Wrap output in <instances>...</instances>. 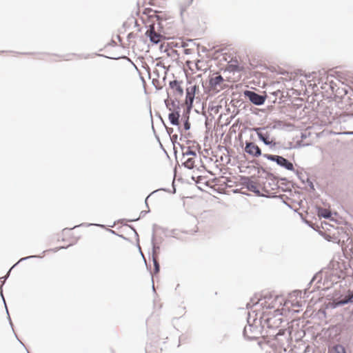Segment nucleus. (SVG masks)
<instances>
[{
	"label": "nucleus",
	"mask_w": 353,
	"mask_h": 353,
	"mask_svg": "<svg viewBox=\"0 0 353 353\" xmlns=\"http://www.w3.org/2000/svg\"><path fill=\"white\" fill-rule=\"evenodd\" d=\"M199 90V86L194 85L185 89V103L187 104L186 108L183 110L181 115L182 121L183 123V130L187 131L191 128V123L190 122V114L194 107V101L195 99V94Z\"/></svg>",
	"instance_id": "nucleus-1"
},
{
	"label": "nucleus",
	"mask_w": 353,
	"mask_h": 353,
	"mask_svg": "<svg viewBox=\"0 0 353 353\" xmlns=\"http://www.w3.org/2000/svg\"><path fill=\"white\" fill-rule=\"evenodd\" d=\"M167 98L164 99V104L166 108L170 112L168 114V120L172 125H178V120L181 117L180 101L175 97L170 99L169 91L167 89Z\"/></svg>",
	"instance_id": "nucleus-2"
},
{
	"label": "nucleus",
	"mask_w": 353,
	"mask_h": 353,
	"mask_svg": "<svg viewBox=\"0 0 353 353\" xmlns=\"http://www.w3.org/2000/svg\"><path fill=\"white\" fill-rule=\"evenodd\" d=\"M256 321V318L254 317L252 322L251 316L248 314L247 318V325L244 327L243 330V336L245 339L248 341H254L259 337L258 334L260 333V330L256 325H254Z\"/></svg>",
	"instance_id": "nucleus-3"
},
{
	"label": "nucleus",
	"mask_w": 353,
	"mask_h": 353,
	"mask_svg": "<svg viewBox=\"0 0 353 353\" xmlns=\"http://www.w3.org/2000/svg\"><path fill=\"white\" fill-rule=\"evenodd\" d=\"M263 157L272 162L276 163L279 167L288 171H294L293 163L283 156L277 154H264Z\"/></svg>",
	"instance_id": "nucleus-4"
},
{
	"label": "nucleus",
	"mask_w": 353,
	"mask_h": 353,
	"mask_svg": "<svg viewBox=\"0 0 353 353\" xmlns=\"http://www.w3.org/2000/svg\"><path fill=\"white\" fill-rule=\"evenodd\" d=\"M254 176L239 175V181L243 188L247 189L255 194L256 196H261V192L253 181Z\"/></svg>",
	"instance_id": "nucleus-5"
},
{
	"label": "nucleus",
	"mask_w": 353,
	"mask_h": 353,
	"mask_svg": "<svg viewBox=\"0 0 353 353\" xmlns=\"http://www.w3.org/2000/svg\"><path fill=\"white\" fill-rule=\"evenodd\" d=\"M243 96L248 99L252 104L257 106L263 105L268 98L266 94H259L253 90H245L243 91Z\"/></svg>",
	"instance_id": "nucleus-6"
},
{
	"label": "nucleus",
	"mask_w": 353,
	"mask_h": 353,
	"mask_svg": "<svg viewBox=\"0 0 353 353\" xmlns=\"http://www.w3.org/2000/svg\"><path fill=\"white\" fill-rule=\"evenodd\" d=\"M277 127L276 125H274L272 127L270 126H265V127H259L255 128L253 130L256 133L258 139L260 141H261L265 145H267L268 143H270V132L268 129H276Z\"/></svg>",
	"instance_id": "nucleus-7"
},
{
	"label": "nucleus",
	"mask_w": 353,
	"mask_h": 353,
	"mask_svg": "<svg viewBox=\"0 0 353 353\" xmlns=\"http://www.w3.org/2000/svg\"><path fill=\"white\" fill-rule=\"evenodd\" d=\"M275 313L272 316H268L264 321V323L266 324L267 327L270 330H276L279 328L281 324L283 322V319L281 317V314L277 313V311L274 312Z\"/></svg>",
	"instance_id": "nucleus-8"
},
{
	"label": "nucleus",
	"mask_w": 353,
	"mask_h": 353,
	"mask_svg": "<svg viewBox=\"0 0 353 353\" xmlns=\"http://www.w3.org/2000/svg\"><path fill=\"white\" fill-rule=\"evenodd\" d=\"M243 150L253 157H259L264 154H262L261 148L254 142L250 141H245Z\"/></svg>",
	"instance_id": "nucleus-9"
},
{
	"label": "nucleus",
	"mask_w": 353,
	"mask_h": 353,
	"mask_svg": "<svg viewBox=\"0 0 353 353\" xmlns=\"http://www.w3.org/2000/svg\"><path fill=\"white\" fill-rule=\"evenodd\" d=\"M321 274L316 273L308 283L307 288L304 290V296L307 293H312L316 290H319L320 286L318 285L321 282Z\"/></svg>",
	"instance_id": "nucleus-10"
},
{
	"label": "nucleus",
	"mask_w": 353,
	"mask_h": 353,
	"mask_svg": "<svg viewBox=\"0 0 353 353\" xmlns=\"http://www.w3.org/2000/svg\"><path fill=\"white\" fill-rule=\"evenodd\" d=\"M183 81L174 79L170 81L169 88L172 90L173 94L179 97H182L184 94V90L181 86Z\"/></svg>",
	"instance_id": "nucleus-11"
},
{
	"label": "nucleus",
	"mask_w": 353,
	"mask_h": 353,
	"mask_svg": "<svg viewBox=\"0 0 353 353\" xmlns=\"http://www.w3.org/2000/svg\"><path fill=\"white\" fill-rule=\"evenodd\" d=\"M145 36L149 39L150 41L153 45H157L163 38V35L161 33L156 32L155 30L152 28V30L146 31L145 32Z\"/></svg>",
	"instance_id": "nucleus-12"
},
{
	"label": "nucleus",
	"mask_w": 353,
	"mask_h": 353,
	"mask_svg": "<svg viewBox=\"0 0 353 353\" xmlns=\"http://www.w3.org/2000/svg\"><path fill=\"white\" fill-rule=\"evenodd\" d=\"M275 182H273L274 185H275V188H272V190H275L280 188V185H279V182L281 181V184L285 186L284 188H281V190L283 192H290L291 190L288 187L290 181L288 180L286 177L280 176L279 175H275Z\"/></svg>",
	"instance_id": "nucleus-13"
},
{
	"label": "nucleus",
	"mask_w": 353,
	"mask_h": 353,
	"mask_svg": "<svg viewBox=\"0 0 353 353\" xmlns=\"http://www.w3.org/2000/svg\"><path fill=\"white\" fill-rule=\"evenodd\" d=\"M157 230H161L163 232H165L168 230L166 228H164L156 223H154L152 225V236H151V244L152 247L153 252L155 251H159L160 250V246L156 243V235L155 232Z\"/></svg>",
	"instance_id": "nucleus-14"
},
{
	"label": "nucleus",
	"mask_w": 353,
	"mask_h": 353,
	"mask_svg": "<svg viewBox=\"0 0 353 353\" xmlns=\"http://www.w3.org/2000/svg\"><path fill=\"white\" fill-rule=\"evenodd\" d=\"M228 70L233 73L240 72L243 70V67L239 64L236 58H232L228 61Z\"/></svg>",
	"instance_id": "nucleus-15"
},
{
	"label": "nucleus",
	"mask_w": 353,
	"mask_h": 353,
	"mask_svg": "<svg viewBox=\"0 0 353 353\" xmlns=\"http://www.w3.org/2000/svg\"><path fill=\"white\" fill-rule=\"evenodd\" d=\"M172 190H170L169 188H160L156 190H154L152 191L151 193H150L147 197L145 198V204L146 205V207L148 208H149V206H148V198L154 194V193L159 192V191H163V192H168V193H172V194H175L176 192V185H175V180H174V178L173 179V181L172 182Z\"/></svg>",
	"instance_id": "nucleus-16"
},
{
	"label": "nucleus",
	"mask_w": 353,
	"mask_h": 353,
	"mask_svg": "<svg viewBox=\"0 0 353 353\" xmlns=\"http://www.w3.org/2000/svg\"><path fill=\"white\" fill-rule=\"evenodd\" d=\"M253 168H254L257 170L258 174H259L261 172H262V174H265L264 178L265 179L275 182V180H276L275 174H273L272 172H270L269 170H268L267 168H265L261 165H259L258 167H253Z\"/></svg>",
	"instance_id": "nucleus-17"
},
{
	"label": "nucleus",
	"mask_w": 353,
	"mask_h": 353,
	"mask_svg": "<svg viewBox=\"0 0 353 353\" xmlns=\"http://www.w3.org/2000/svg\"><path fill=\"white\" fill-rule=\"evenodd\" d=\"M224 81V79L221 74H218L217 76L209 77V85L212 88H214L219 85H220Z\"/></svg>",
	"instance_id": "nucleus-18"
},
{
	"label": "nucleus",
	"mask_w": 353,
	"mask_h": 353,
	"mask_svg": "<svg viewBox=\"0 0 353 353\" xmlns=\"http://www.w3.org/2000/svg\"><path fill=\"white\" fill-rule=\"evenodd\" d=\"M267 146L269 147V149L272 152H280V150H282V145H281V143L279 141H276L274 137H272L270 140V143H268Z\"/></svg>",
	"instance_id": "nucleus-19"
},
{
	"label": "nucleus",
	"mask_w": 353,
	"mask_h": 353,
	"mask_svg": "<svg viewBox=\"0 0 353 353\" xmlns=\"http://www.w3.org/2000/svg\"><path fill=\"white\" fill-rule=\"evenodd\" d=\"M316 210L317 212L318 216L326 219H330L332 216V213L327 210L324 209L320 206H316Z\"/></svg>",
	"instance_id": "nucleus-20"
},
{
	"label": "nucleus",
	"mask_w": 353,
	"mask_h": 353,
	"mask_svg": "<svg viewBox=\"0 0 353 353\" xmlns=\"http://www.w3.org/2000/svg\"><path fill=\"white\" fill-rule=\"evenodd\" d=\"M91 225H95V226H98V227H100L102 228H105V225H103V224L83 223L74 225V227L70 228H65L63 229L62 233L63 235H65L67 232H70V230H72L76 228H79V227H81V226H88H88H91Z\"/></svg>",
	"instance_id": "nucleus-21"
},
{
	"label": "nucleus",
	"mask_w": 353,
	"mask_h": 353,
	"mask_svg": "<svg viewBox=\"0 0 353 353\" xmlns=\"http://www.w3.org/2000/svg\"><path fill=\"white\" fill-rule=\"evenodd\" d=\"M259 196L260 197H265V198H279V199L282 200V202L286 206H288L290 209H292V207L283 200V198L285 196V195H279V196H277L276 194V193H274V192H268L266 194H263L261 193V196Z\"/></svg>",
	"instance_id": "nucleus-22"
},
{
	"label": "nucleus",
	"mask_w": 353,
	"mask_h": 353,
	"mask_svg": "<svg viewBox=\"0 0 353 353\" xmlns=\"http://www.w3.org/2000/svg\"><path fill=\"white\" fill-rule=\"evenodd\" d=\"M94 54L97 57H104V58H106L108 59H112V60L126 59L127 61H130L134 65L133 62L125 55H121L119 57H109V56L105 55L103 54H99V53H94Z\"/></svg>",
	"instance_id": "nucleus-23"
},
{
	"label": "nucleus",
	"mask_w": 353,
	"mask_h": 353,
	"mask_svg": "<svg viewBox=\"0 0 353 353\" xmlns=\"http://www.w3.org/2000/svg\"><path fill=\"white\" fill-rule=\"evenodd\" d=\"M348 304L347 303V299H345L343 300H341V301H336V300H334L332 301V302L330 303V306L331 308L332 309H335V308H337L339 307H342L345 305H347Z\"/></svg>",
	"instance_id": "nucleus-24"
},
{
	"label": "nucleus",
	"mask_w": 353,
	"mask_h": 353,
	"mask_svg": "<svg viewBox=\"0 0 353 353\" xmlns=\"http://www.w3.org/2000/svg\"><path fill=\"white\" fill-rule=\"evenodd\" d=\"M182 165L188 170H192L195 167L194 157L187 159L185 161L182 163Z\"/></svg>",
	"instance_id": "nucleus-25"
},
{
	"label": "nucleus",
	"mask_w": 353,
	"mask_h": 353,
	"mask_svg": "<svg viewBox=\"0 0 353 353\" xmlns=\"http://www.w3.org/2000/svg\"><path fill=\"white\" fill-rule=\"evenodd\" d=\"M154 252H153V250L152 249V261L154 265V273L158 274L160 271V264L158 261V259L155 258Z\"/></svg>",
	"instance_id": "nucleus-26"
},
{
	"label": "nucleus",
	"mask_w": 353,
	"mask_h": 353,
	"mask_svg": "<svg viewBox=\"0 0 353 353\" xmlns=\"http://www.w3.org/2000/svg\"><path fill=\"white\" fill-rule=\"evenodd\" d=\"M333 353H347V352L343 345L338 343L333 346Z\"/></svg>",
	"instance_id": "nucleus-27"
},
{
	"label": "nucleus",
	"mask_w": 353,
	"mask_h": 353,
	"mask_svg": "<svg viewBox=\"0 0 353 353\" xmlns=\"http://www.w3.org/2000/svg\"><path fill=\"white\" fill-rule=\"evenodd\" d=\"M292 172H294L297 178L301 181L302 183H306V176L305 174L302 172V171H299L294 169V171Z\"/></svg>",
	"instance_id": "nucleus-28"
},
{
	"label": "nucleus",
	"mask_w": 353,
	"mask_h": 353,
	"mask_svg": "<svg viewBox=\"0 0 353 353\" xmlns=\"http://www.w3.org/2000/svg\"><path fill=\"white\" fill-rule=\"evenodd\" d=\"M183 157L185 156H192L194 157H196V152L192 150L191 146L186 148V150L182 153Z\"/></svg>",
	"instance_id": "nucleus-29"
},
{
	"label": "nucleus",
	"mask_w": 353,
	"mask_h": 353,
	"mask_svg": "<svg viewBox=\"0 0 353 353\" xmlns=\"http://www.w3.org/2000/svg\"><path fill=\"white\" fill-rule=\"evenodd\" d=\"M176 126L177 127V130H178L179 132L181 134L180 141H183V138H190V137H192V134H191L190 132H188V133L185 134H183L181 127L179 125V120H178V125H176Z\"/></svg>",
	"instance_id": "nucleus-30"
},
{
	"label": "nucleus",
	"mask_w": 353,
	"mask_h": 353,
	"mask_svg": "<svg viewBox=\"0 0 353 353\" xmlns=\"http://www.w3.org/2000/svg\"><path fill=\"white\" fill-rule=\"evenodd\" d=\"M150 212V210H142L140 214H139V216L138 218H136V219H123L124 221H128L129 222H134V221H137L138 220H139L142 217H144L147 214H148Z\"/></svg>",
	"instance_id": "nucleus-31"
},
{
	"label": "nucleus",
	"mask_w": 353,
	"mask_h": 353,
	"mask_svg": "<svg viewBox=\"0 0 353 353\" xmlns=\"http://www.w3.org/2000/svg\"><path fill=\"white\" fill-rule=\"evenodd\" d=\"M170 141L172 142V144L174 146V154L176 155L177 151H176V149L175 148V145L178 143H179L178 141H177V139H178V135L177 134H173L172 136H170Z\"/></svg>",
	"instance_id": "nucleus-32"
},
{
	"label": "nucleus",
	"mask_w": 353,
	"mask_h": 353,
	"mask_svg": "<svg viewBox=\"0 0 353 353\" xmlns=\"http://www.w3.org/2000/svg\"><path fill=\"white\" fill-rule=\"evenodd\" d=\"M306 183L310 188V191L313 192L315 191L314 185L313 182L310 179L309 176L306 175Z\"/></svg>",
	"instance_id": "nucleus-33"
},
{
	"label": "nucleus",
	"mask_w": 353,
	"mask_h": 353,
	"mask_svg": "<svg viewBox=\"0 0 353 353\" xmlns=\"http://www.w3.org/2000/svg\"><path fill=\"white\" fill-rule=\"evenodd\" d=\"M154 12H156V11H154ZM150 17H155L157 19V20L159 21L158 26H159V29L163 28V26L161 23L162 21V17L161 16L157 15L155 13H154L152 15H150Z\"/></svg>",
	"instance_id": "nucleus-34"
},
{
	"label": "nucleus",
	"mask_w": 353,
	"mask_h": 353,
	"mask_svg": "<svg viewBox=\"0 0 353 353\" xmlns=\"http://www.w3.org/2000/svg\"><path fill=\"white\" fill-rule=\"evenodd\" d=\"M34 258H42V256H41L39 255H30V256H25V257L21 258L18 261L20 263L22 261H27L28 259H34Z\"/></svg>",
	"instance_id": "nucleus-35"
},
{
	"label": "nucleus",
	"mask_w": 353,
	"mask_h": 353,
	"mask_svg": "<svg viewBox=\"0 0 353 353\" xmlns=\"http://www.w3.org/2000/svg\"><path fill=\"white\" fill-rule=\"evenodd\" d=\"M350 101L347 110H350L349 117L353 118V98H350Z\"/></svg>",
	"instance_id": "nucleus-36"
},
{
	"label": "nucleus",
	"mask_w": 353,
	"mask_h": 353,
	"mask_svg": "<svg viewBox=\"0 0 353 353\" xmlns=\"http://www.w3.org/2000/svg\"><path fill=\"white\" fill-rule=\"evenodd\" d=\"M129 228L132 230H133V232H134L135 236H137V247H138L139 251L141 252V247L139 246V234L137 232V231H136V230H135V228H134V227L133 225H129Z\"/></svg>",
	"instance_id": "nucleus-37"
},
{
	"label": "nucleus",
	"mask_w": 353,
	"mask_h": 353,
	"mask_svg": "<svg viewBox=\"0 0 353 353\" xmlns=\"http://www.w3.org/2000/svg\"><path fill=\"white\" fill-rule=\"evenodd\" d=\"M4 306H5V308H6V314H7V318H8V320L9 321V324H10V327H12V330H13V324H12L11 318H10V314H9V312H8L7 304L6 303V305H4Z\"/></svg>",
	"instance_id": "nucleus-38"
},
{
	"label": "nucleus",
	"mask_w": 353,
	"mask_h": 353,
	"mask_svg": "<svg viewBox=\"0 0 353 353\" xmlns=\"http://www.w3.org/2000/svg\"><path fill=\"white\" fill-rule=\"evenodd\" d=\"M307 145H308L303 143L302 140L297 141L296 142V144H294V149H298V148H300L301 147H304V146H307Z\"/></svg>",
	"instance_id": "nucleus-39"
},
{
	"label": "nucleus",
	"mask_w": 353,
	"mask_h": 353,
	"mask_svg": "<svg viewBox=\"0 0 353 353\" xmlns=\"http://www.w3.org/2000/svg\"><path fill=\"white\" fill-rule=\"evenodd\" d=\"M294 149V144L292 142H288L286 146L282 145V150H292Z\"/></svg>",
	"instance_id": "nucleus-40"
},
{
	"label": "nucleus",
	"mask_w": 353,
	"mask_h": 353,
	"mask_svg": "<svg viewBox=\"0 0 353 353\" xmlns=\"http://www.w3.org/2000/svg\"><path fill=\"white\" fill-rule=\"evenodd\" d=\"M10 272H11V270H8V272L6 273V274L5 276L0 277V280L1 281L3 285H4L6 281L10 276Z\"/></svg>",
	"instance_id": "nucleus-41"
},
{
	"label": "nucleus",
	"mask_w": 353,
	"mask_h": 353,
	"mask_svg": "<svg viewBox=\"0 0 353 353\" xmlns=\"http://www.w3.org/2000/svg\"><path fill=\"white\" fill-rule=\"evenodd\" d=\"M271 94L273 95L274 97V99L272 100V103H275L276 101V97L279 95V94H281V91L278 90L276 91H274V92H272L270 93Z\"/></svg>",
	"instance_id": "nucleus-42"
},
{
	"label": "nucleus",
	"mask_w": 353,
	"mask_h": 353,
	"mask_svg": "<svg viewBox=\"0 0 353 353\" xmlns=\"http://www.w3.org/2000/svg\"><path fill=\"white\" fill-rule=\"evenodd\" d=\"M221 108V106H219V107H218V106H214V105H213V103H212V102L209 103V106H208V109H209L210 110H211V111H212V110H215V112H218V111H219V108Z\"/></svg>",
	"instance_id": "nucleus-43"
},
{
	"label": "nucleus",
	"mask_w": 353,
	"mask_h": 353,
	"mask_svg": "<svg viewBox=\"0 0 353 353\" xmlns=\"http://www.w3.org/2000/svg\"><path fill=\"white\" fill-rule=\"evenodd\" d=\"M73 245L72 243H70L68 245H66V246H60V247H57V248H55L54 249H52L51 250L56 252H57L58 250H63V249H67L68 248H69L70 245Z\"/></svg>",
	"instance_id": "nucleus-44"
},
{
	"label": "nucleus",
	"mask_w": 353,
	"mask_h": 353,
	"mask_svg": "<svg viewBox=\"0 0 353 353\" xmlns=\"http://www.w3.org/2000/svg\"><path fill=\"white\" fill-rule=\"evenodd\" d=\"M347 303H353V290L350 291L349 296L347 299Z\"/></svg>",
	"instance_id": "nucleus-45"
},
{
	"label": "nucleus",
	"mask_w": 353,
	"mask_h": 353,
	"mask_svg": "<svg viewBox=\"0 0 353 353\" xmlns=\"http://www.w3.org/2000/svg\"><path fill=\"white\" fill-rule=\"evenodd\" d=\"M185 139V143L186 144H190V143H196L197 144V147L199 148V150L201 149V145L196 141H191V140H189L188 138H183V140Z\"/></svg>",
	"instance_id": "nucleus-46"
},
{
	"label": "nucleus",
	"mask_w": 353,
	"mask_h": 353,
	"mask_svg": "<svg viewBox=\"0 0 353 353\" xmlns=\"http://www.w3.org/2000/svg\"><path fill=\"white\" fill-rule=\"evenodd\" d=\"M164 127L165 128L166 132H167L168 134L169 135V137L172 136V134L174 132V129L172 128L168 127L166 125Z\"/></svg>",
	"instance_id": "nucleus-47"
},
{
	"label": "nucleus",
	"mask_w": 353,
	"mask_h": 353,
	"mask_svg": "<svg viewBox=\"0 0 353 353\" xmlns=\"http://www.w3.org/2000/svg\"><path fill=\"white\" fill-rule=\"evenodd\" d=\"M145 28L148 29L146 31L152 30V28L153 30H155V23L154 22H152L148 26H145Z\"/></svg>",
	"instance_id": "nucleus-48"
},
{
	"label": "nucleus",
	"mask_w": 353,
	"mask_h": 353,
	"mask_svg": "<svg viewBox=\"0 0 353 353\" xmlns=\"http://www.w3.org/2000/svg\"><path fill=\"white\" fill-rule=\"evenodd\" d=\"M134 37H135V34L133 32H130L127 35V40L128 42H131V39Z\"/></svg>",
	"instance_id": "nucleus-49"
},
{
	"label": "nucleus",
	"mask_w": 353,
	"mask_h": 353,
	"mask_svg": "<svg viewBox=\"0 0 353 353\" xmlns=\"http://www.w3.org/2000/svg\"><path fill=\"white\" fill-rule=\"evenodd\" d=\"M217 148L219 151H221L223 150L226 151L227 152H229V148L226 146H223V145H219L217 146Z\"/></svg>",
	"instance_id": "nucleus-50"
},
{
	"label": "nucleus",
	"mask_w": 353,
	"mask_h": 353,
	"mask_svg": "<svg viewBox=\"0 0 353 353\" xmlns=\"http://www.w3.org/2000/svg\"><path fill=\"white\" fill-rule=\"evenodd\" d=\"M155 115L161 120V123H163V125L164 126H165V121L163 119V117H161V114L159 112H156V114Z\"/></svg>",
	"instance_id": "nucleus-51"
},
{
	"label": "nucleus",
	"mask_w": 353,
	"mask_h": 353,
	"mask_svg": "<svg viewBox=\"0 0 353 353\" xmlns=\"http://www.w3.org/2000/svg\"><path fill=\"white\" fill-rule=\"evenodd\" d=\"M310 134H307V132H301V140L306 139L309 137Z\"/></svg>",
	"instance_id": "nucleus-52"
},
{
	"label": "nucleus",
	"mask_w": 353,
	"mask_h": 353,
	"mask_svg": "<svg viewBox=\"0 0 353 353\" xmlns=\"http://www.w3.org/2000/svg\"><path fill=\"white\" fill-rule=\"evenodd\" d=\"M0 296L2 299V301L3 302V305H6V300L4 299V296H3V288L0 286Z\"/></svg>",
	"instance_id": "nucleus-53"
},
{
	"label": "nucleus",
	"mask_w": 353,
	"mask_h": 353,
	"mask_svg": "<svg viewBox=\"0 0 353 353\" xmlns=\"http://www.w3.org/2000/svg\"><path fill=\"white\" fill-rule=\"evenodd\" d=\"M73 55H75V56H78L79 57H83L84 59H88L90 56V54H72Z\"/></svg>",
	"instance_id": "nucleus-54"
},
{
	"label": "nucleus",
	"mask_w": 353,
	"mask_h": 353,
	"mask_svg": "<svg viewBox=\"0 0 353 353\" xmlns=\"http://www.w3.org/2000/svg\"><path fill=\"white\" fill-rule=\"evenodd\" d=\"M12 332H13V333H14V336H15V337H16V339H17V341H19V343H21V345H22L25 348H26V346H25V345H24V344H23V343H22V342L19 339V338H18V336H17V334L14 332V330H12ZM26 350L27 352H28V353H29V352L28 351V350H27V349H26Z\"/></svg>",
	"instance_id": "nucleus-55"
},
{
	"label": "nucleus",
	"mask_w": 353,
	"mask_h": 353,
	"mask_svg": "<svg viewBox=\"0 0 353 353\" xmlns=\"http://www.w3.org/2000/svg\"><path fill=\"white\" fill-rule=\"evenodd\" d=\"M152 130H153V132H154V133L155 138L157 139V141H158L159 143H160V142H161V141H160V138H159V137L157 134L156 131H155V129H154V126H153V125L152 126Z\"/></svg>",
	"instance_id": "nucleus-56"
},
{
	"label": "nucleus",
	"mask_w": 353,
	"mask_h": 353,
	"mask_svg": "<svg viewBox=\"0 0 353 353\" xmlns=\"http://www.w3.org/2000/svg\"><path fill=\"white\" fill-rule=\"evenodd\" d=\"M178 145L179 146L180 149L182 151V153L185 152V150H186V146H185L183 144H181L180 143H178Z\"/></svg>",
	"instance_id": "nucleus-57"
},
{
	"label": "nucleus",
	"mask_w": 353,
	"mask_h": 353,
	"mask_svg": "<svg viewBox=\"0 0 353 353\" xmlns=\"http://www.w3.org/2000/svg\"><path fill=\"white\" fill-rule=\"evenodd\" d=\"M134 27H137L138 28V32H141V28H140V26L139 24L138 23L136 19H134Z\"/></svg>",
	"instance_id": "nucleus-58"
},
{
	"label": "nucleus",
	"mask_w": 353,
	"mask_h": 353,
	"mask_svg": "<svg viewBox=\"0 0 353 353\" xmlns=\"http://www.w3.org/2000/svg\"><path fill=\"white\" fill-rule=\"evenodd\" d=\"M117 46V43L114 41V40H111L107 45L106 46Z\"/></svg>",
	"instance_id": "nucleus-59"
},
{
	"label": "nucleus",
	"mask_w": 353,
	"mask_h": 353,
	"mask_svg": "<svg viewBox=\"0 0 353 353\" xmlns=\"http://www.w3.org/2000/svg\"><path fill=\"white\" fill-rule=\"evenodd\" d=\"M284 334V331L282 330H279L278 331V332L275 334V336H281ZM274 336V334H273Z\"/></svg>",
	"instance_id": "nucleus-60"
},
{
	"label": "nucleus",
	"mask_w": 353,
	"mask_h": 353,
	"mask_svg": "<svg viewBox=\"0 0 353 353\" xmlns=\"http://www.w3.org/2000/svg\"><path fill=\"white\" fill-rule=\"evenodd\" d=\"M156 66L165 68L164 64L163 63H157Z\"/></svg>",
	"instance_id": "nucleus-61"
},
{
	"label": "nucleus",
	"mask_w": 353,
	"mask_h": 353,
	"mask_svg": "<svg viewBox=\"0 0 353 353\" xmlns=\"http://www.w3.org/2000/svg\"><path fill=\"white\" fill-rule=\"evenodd\" d=\"M175 231H176V230H175V229L172 230L170 231V232H171L170 236H172V237H176V236H175Z\"/></svg>",
	"instance_id": "nucleus-62"
},
{
	"label": "nucleus",
	"mask_w": 353,
	"mask_h": 353,
	"mask_svg": "<svg viewBox=\"0 0 353 353\" xmlns=\"http://www.w3.org/2000/svg\"><path fill=\"white\" fill-rule=\"evenodd\" d=\"M268 185H269V187H270L271 188H275V185H274L273 181H270L268 183Z\"/></svg>",
	"instance_id": "nucleus-63"
},
{
	"label": "nucleus",
	"mask_w": 353,
	"mask_h": 353,
	"mask_svg": "<svg viewBox=\"0 0 353 353\" xmlns=\"http://www.w3.org/2000/svg\"><path fill=\"white\" fill-rule=\"evenodd\" d=\"M19 261H17V262L16 263H14V265H12V266L9 269V270H11V271H12V270H14V269L15 268V267H16L17 265H18V264H19Z\"/></svg>",
	"instance_id": "nucleus-64"
}]
</instances>
